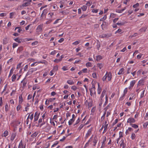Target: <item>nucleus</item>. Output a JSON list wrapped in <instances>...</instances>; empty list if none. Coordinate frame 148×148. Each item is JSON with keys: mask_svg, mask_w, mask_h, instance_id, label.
<instances>
[{"mask_svg": "<svg viewBox=\"0 0 148 148\" xmlns=\"http://www.w3.org/2000/svg\"><path fill=\"white\" fill-rule=\"evenodd\" d=\"M107 78L108 81H110L111 80L112 78V73L110 72H108L107 71L106 72V74L102 79V81L103 82L106 81Z\"/></svg>", "mask_w": 148, "mask_h": 148, "instance_id": "nucleus-1", "label": "nucleus"}, {"mask_svg": "<svg viewBox=\"0 0 148 148\" xmlns=\"http://www.w3.org/2000/svg\"><path fill=\"white\" fill-rule=\"evenodd\" d=\"M32 0H24V2H24L22 5L20 6L21 8H23V7L27 6L30 4V3L32 2Z\"/></svg>", "mask_w": 148, "mask_h": 148, "instance_id": "nucleus-2", "label": "nucleus"}, {"mask_svg": "<svg viewBox=\"0 0 148 148\" xmlns=\"http://www.w3.org/2000/svg\"><path fill=\"white\" fill-rule=\"evenodd\" d=\"M43 27V24H40L38 25L36 29V32L38 33H41L42 31Z\"/></svg>", "mask_w": 148, "mask_h": 148, "instance_id": "nucleus-3", "label": "nucleus"}, {"mask_svg": "<svg viewBox=\"0 0 148 148\" xmlns=\"http://www.w3.org/2000/svg\"><path fill=\"white\" fill-rule=\"evenodd\" d=\"M90 95L91 96L95 97H96V95L95 87L94 86L92 87L90 89Z\"/></svg>", "mask_w": 148, "mask_h": 148, "instance_id": "nucleus-4", "label": "nucleus"}, {"mask_svg": "<svg viewBox=\"0 0 148 148\" xmlns=\"http://www.w3.org/2000/svg\"><path fill=\"white\" fill-rule=\"evenodd\" d=\"M92 127L88 130L87 133L86 134L85 137V138L86 139L91 134L92 132Z\"/></svg>", "mask_w": 148, "mask_h": 148, "instance_id": "nucleus-5", "label": "nucleus"}, {"mask_svg": "<svg viewBox=\"0 0 148 148\" xmlns=\"http://www.w3.org/2000/svg\"><path fill=\"white\" fill-rule=\"evenodd\" d=\"M46 113H44L43 114L42 117H41L43 119V122L39 125V127H41L42 125L45 124L46 121H45V119H46V120H47V119H46Z\"/></svg>", "mask_w": 148, "mask_h": 148, "instance_id": "nucleus-6", "label": "nucleus"}, {"mask_svg": "<svg viewBox=\"0 0 148 148\" xmlns=\"http://www.w3.org/2000/svg\"><path fill=\"white\" fill-rule=\"evenodd\" d=\"M40 114V113L38 111H36L35 112V114H34V122H35L38 120Z\"/></svg>", "mask_w": 148, "mask_h": 148, "instance_id": "nucleus-7", "label": "nucleus"}, {"mask_svg": "<svg viewBox=\"0 0 148 148\" xmlns=\"http://www.w3.org/2000/svg\"><path fill=\"white\" fill-rule=\"evenodd\" d=\"M93 138H92V142L93 143V145L94 146H95L96 145V144L98 140L97 136H95Z\"/></svg>", "mask_w": 148, "mask_h": 148, "instance_id": "nucleus-8", "label": "nucleus"}, {"mask_svg": "<svg viewBox=\"0 0 148 148\" xmlns=\"http://www.w3.org/2000/svg\"><path fill=\"white\" fill-rule=\"evenodd\" d=\"M21 82L22 83V87L23 88H25L27 83V80L25 79V78L21 81Z\"/></svg>", "mask_w": 148, "mask_h": 148, "instance_id": "nucleus-9", "label": "nucleus"}, {"mask_svg": "<svg viewBox=\"0 0 148 148\" xmlns=\"http://www.w3.org/2000/svg\"><path fill=\"white\" fill-rule=\"evenodd\" d=\"M136 82V81L135 80H132L130 82V86L128 87L129 89L131 90L132 89Z\"/></svg>", "mask_w": 148, "mask_h": 148, "instance_id": "nucleus-10", "label": "nucleus"}, {"mask_svg": "<svg viewBox=\"0 0 148 148\" xmlns=\"http://www.w3.org/2000/svg\"><path fill=\"white\" fill-rule=\"evenodd\" d=\"M136 122L135 119L132 118L130 117L128 118L127 121V123H130V125L132 124V123H134Z\"/></svg>", "mask_w": 148, "mask_h": 148, "instance_id": "nucleus-11", "label": "nucleus"}, {"mask_svg": "<svg viewBox=\"0 0 148 148\" xmlns=\"http://www.w3.org/2000/svg\"><path fill=\"white\" fill-rule=\"evenodd\" d=\"M65 2L64 0H61L59 3H57V6H59L60 8H62L63 7V4H64Z\"/></svg>", "mask_w": 148, "mask_h": 148, "instance_id": "nucleus-12", "label": "nucleus"}, {"mask_svg": "<svg viewBox=\"0 0 148 148\" xmlns=\"http://www.w3.org/2000/svg\"><path fill=\"white\" fill-rule=\"evenodd\" d=\"M56 115H54L53 118L50 119V123L51 125L54 126L55 123L54 122H56Z\"/></svg>", "mask_w": 148, "mask_h": 148, "instance_id": "nucleus-13", "label": "nucleus"}, {"mask_svg": "<svg viewBox=\"0 0 148 148\" xmlns=\"http://www.w3.org/2000/svg\"><path fill=\"white\" fill-rule=\"evenodd\" d=\"M109 124V122L108 121V120H106L103 122L102 126L104 127V128H108Z\"/></svg>", "mask_w": 148, "mask_h": 148, "instance_id": "nucleus-14", "label": "nucleus"}, {"mask_svg": "<svg viewBox=\"0 0 148 148\" xmlns=\"http://www.w3.org/2000/svg\"><path fill=\"white\" fill-rule=\"evenodd\" d=\"M93 135H92L90 138H89L88 141L86 143L84 146V148H86L88 146L89 143L92 141V138H93Z\"/></svg>", "mask_w": 148, "mask_h": 148, "instance_id": "nucleus-15", "label": "nucleus"}, {"mask_svg": "<svg viewBox=\"0 0 148 148\" xmlns=\"http://www.w3.org/2000/svg\"><path fill=\"white\" fill-rule=\"evenodd\" d=\"M16 136V133L14 132L12 133L10 138V140L12 142Z\"/></svg>", "mask_w": 148, "mask_h": 148, "instance_id": "nucleus-16", "label": "nucleus"}, {"mask_svg": "<svg viewBox=\"0 0 148 148\" xmlns=\"http://www.w3.org/2000/svg\"><path fill=\"white\" fill-rule=\"evenodd\" d=\"M37 70V68H31L29 70V71L26 74V76H27L29 74V73H30L31 74L33 73V72L36 71Z\"/></svg>", "mask_w": 148, "mask_h": 148, "instance_id": "nucleus-17", "label": "nucleus"}, {"mask_svg": "<svg viewBox=\"0 0 148 148\" xmlns=\"http://www.w3.org/2000/svg\"><path fill=\"white\" fill-rule=\"evenodd\" d=\"M45 60H43L42 61H38V62H34L33 63H32V64L31 65V67H33V66H36L37 65V64H36L37 63L38 64H39V63H42V64L45 63Z\"/></svg>", "mask_w": 148, "mask_h": 148, "instance_id": "nucleus-18", "label": "nucleus"}, {"mask_svg": "<svg viewBox=\"0 0 148 148\" xmlns=\"http://www.w3.org/2000/svg\"><path fill=\"white\" fill-rule=\"evenodd\" d=\"M120 146L122 148H125L126 147V144L124 143L123 139H121L120 141Z\"/></svg>", "mask_w": 148, "mask_h": 148, "instance_id": "nucleus-19", "label": "nucleus"}, {"mask_svg": "<svg viewBox=\"0 0 148 148\" xmlns=\"http://www.w3.org/2000/svg\"><path fill=\"white\" fill-rule=\"evenodd\" d=\"M42 129L44 131L48 132L50 129V127L48 125H47L46 126H44L43 128Z\"/></svg>", "mask_w": 148, "mask_h": 148, "instance_id": "nucleus-20", "label": "nucleus"}, {"mask_svg": "<svg viewBox=\"0 0 148 148\" xmlns=\"http://www.w3.org/2000/svg\"><path fill=\"white\" fill-rule=\"evenodd\" d=\"M125 69L124 68H122L120 69L117 74L118 75H123L124 73Z\"/></svg>", "mask_w": 148, "mask_h": 148, "instance_id": "nucleus-21", "label": "nucleus"}, {"mask_svg": "<svg viewBox=\"0 0 148 148\" xmlns=\"http://www.w3.org/2000/svg\"><path fill=\"white\" fill-rule=\"evenodd\" d=\"M106 90L105 89H104L103 91H102V94L101 95L100 98V100H103V98L104 97V96L106 94Z\"/></svg>", "mask_w": 148, "mask_h": 148, "instance_id": "nucleus-22", "label": "nucleus"}, {"mask_svg": "<svg viewBox=\"0 0 148 148\" xmlns=\"http://www.w3.org/2000/svg\"><path fill=\"white\" fill-rule=\"evenodd\" d=\"M147 27L146 26L142 27L139 30V32L141 33L143 32H145L147 29Z\"/></svg>", "mask_w": 148, "mask_h": 148, "instance_id": "nucleus-23", "label": "nucleus"}, {"mask_svg": "<svg viewBox=\"0 0 148 148\" xmlns=\"http://www.w3.org/2000/svg\"><path fill=\"white\" fill-rule=\"evenodd\" d=\"M106 136H104L103 138V141L102 142V144L101 146L103 147H106Z\"/></svg>", "mask_w": 148, "mask_h": 148, "instance_id": "nucleus-24", "label": "nucleus"}, {"mask_svg": "<svg viewBox=\"0 0 148 148\" xmlns=\"http://www.w3.org/2000/svg\"><path fill=\"white\" fill-rule=\"evenodd\" d=\"M8 39L6 37H5L3 41V45H6V44L8 42Z\"/></svg>", "mask_w": 148, "mask_h": 148, "instance_id": "nucleus-25", "label": "nucleus"}, {"mask_svg": "<svg viewBox=\"0 0 148 148\" xmlns=\"http://www.w3.org/2000/svg\"><path fill=\"white\" fill-rule=\"evenodd\" d=\"M98 88L97 89V93L99 95L101 92L102 89L99 83H98Z\"/></svg>", "mask_w": 148, "mask_h": 148, "instance_id": "nucleus-26", "label": "nucleus"}, {"mask_svg": "<svg viewBox=\"0 0 148 148\" xmlns=\"http://www.w3.org/2000/svg\"><path fill=\"white\" fill-rule=\"evenodd\" d=\"M23 101V98L22 95H20L19 96L18 103L19 104L21 103Z\"/></svg>", "mask_w": 148, "mask_h": 148, "instance_id": "nucleus-27", "label": "nucleus"}, {"mask_svg": "<svg viewBox=\"0 0 148 148\" xmlns=\"http://www.w3.org/2000/svg\"><path fill=\"white\" fill-rule=\"evenodd\" d=\"M66 82L67 83L70 85H72L74 84V82L72 79H69Z\"/></svg>", "mask_w": 148, "mask_h": 148, "instance_id": "nucleus-28", "label": "nucleus"}, {"mask_svg": "<svg viewBox=\"0 0 148 148\" xmlns=\"http://www.w3.org/2000/svg\"><path fill=\"white\" fill-rule=\"evenodd\" d=\"M9 108L7 103H6L5 106V112H7L9 110Z\"/></svg>", "mask_w": 148, "mask_h": 148, "instance_id": "nucleus-29", "label": "nucleus"}, {"mask_svg": "<svg viewBox=\"0 0 148 148\" xmlns=\"http://www.w3.org/2000/svg\"><path fill=\"white\" fill-rule=\"evenodd\" d=\"M123 32L122 31L121 29H119L117 31H116L115 32V34H121L123 33Z\"/></svg>", "mask_w": 148, "mask_h": 148, "instance_id": "nucleus-30", "label": "nucleus"}, {"mask_svg": "<svg viewBox=\"0 0 148 148\" xmlns=\"http://www.w3.org/2000/svg\"><path fill=\"white\" fill-rule=\"evenodd\" d=\"M102 59V57L101 55H98L96 56V60L98 61Z\"/></svg>", "mask_w": 148, "mask_h": 148, "instance_id": "nucleus-31", "label": "nucleus"}, {"mask_svg": "<svg viewBox=\"0 0 148 148\" xmlns=\"http://www.w3.org/2000/svg\"><path fill=\"white\" fill-rule=\"evenodd\" d=\"M9 132H8L7 130L5 131L2 134V136H4L5 137H6L8 135Z\"/></svg>", "mask_w": 148, "mask_h": 148, "instance_id": "nucleus-32", "label": "nucleus"}, {"mask_svg": "<svg viewBox=\"0 0 148 148\" xmlns=\"http://www.w3.org/2000/svg\"><path fill=\"white\" fill-rule=\"evenodd\" d=\"M16 74H13L12 77V82H14L15 81L16 78Z\"/></svg>", "mask_w": 148, "mask_h": 148, "instance_id": "nucleus-33", "label": "nucleus"}, {"mask_svg": "<svg viewBox=\"0 0 148 148\" xmlns=\"http://www.w3.org/2000/svg\"><path fill=\"white\" fill-rule=\"evenodd\" d=\"M108 97L107 95L106 96V101L103 105V107H105L108 103Z\"/></svg>", "mask_w": 148, "mask_h": 148, "instance_id": "nucleus-34", "label": "nucleus"}, {"mask_svg": "<svg viewBox=\"0 0 148 148\" xmlns=\"http://www.w3.org/2000/svg\"><path fill=\"white\" fill-rule=\"evenodd\" d=\"M75 119H71L68 122L69 125H71L75 121Z\"/></svg>", "mask_w": 148, "mask_h": 148, "instance_id": "nucleus-35", "label": "nucleus"}, {"mask_svg": "<svg viewBox=\"0 0 148 148\" xmlns=\"http://www.w3.org/2000/svg\"><path fill=\"white\" fill-rule=\"evenodd\" d=\"M112 106V104L111 103H109L106 106V107L104 108V110H105V111H107L108 110L110 109Z\"/></svg>", "mask_w": 148, "mask_h": 148, "instance_id": "nucleus-36", "label": "nucleus"}, {"mask_svg": "<svg viewBox=\"0 0 148 148\" xmlns=\"http://www.w3.org/2000/svg\"><path fill=\"white\" fill-rule=\"evenodd\" d=\"M103 66V64L101 63H98L97 64V66L100 69H101Z\"/></svg>", "mask_w": 148, "mask_h": 148, "instance_id": "nucleus-37", "label": "nucleus"}, {"mask_svg": "<svg viewBox=\"0 0 148 148\" xmlns=\"http://www.w3.org/2000/svg\"><path fill=\"white\" fill-rule=\"evenodd\" d=\"M38 134V132H35L31 135V136L33 138H35L37 136Z\"/></svg>", "mask_w": 148, "mask_h": 148, "instance_id": "nucleus-38", "label": "nucleus"}, {"mask_svg": "<svg viewBox=\"0 0 148 148\" xmlns=\"http://www.w3.org/2000/svg\"><path fill=\"white\" fill-rule=\"evenodd\" d=\"M136 137V135L135 133H132L131 135V138L132 140L135 139Z\"/></svg>", "mask_w": 148, "mask_h": 148, "instance_id": "nucleus-39", "label": "nucleus"}, {"mask_svg": "<svg viewBox=\"0 0 148 148\" xmlns=\"http://www.w3.org/2000/svg\"><path fill=\"white\" fill-rule=\"evenodd\" d=\"M86 66L87 67H91L92 66V64L90 62H88L86 64Z\"/></svg>", "mask_w": 148, "mask_h": 148, "instance_id": "nucleus-40", "label": "nucleus"}, {"mask_svg": "<svg viewBox=\"0 0 148 148\" xmlns=\"http://www.w3.org/2000/svg\"><path fill=\"white\" fill-rule=\"evenodd\" d=\"M24 146L23 141L22 140H21L18 145V148H21Z\"/></svg>", "mask_w": 148, "mask_h": 148, "instance_id": "nucleus-41", "label": "nucleus"}, {"mask_svg": "<svg viewBox=\"0 0 148 148\" xmlns=\"http://www.w3.org/2000/svg\"><path fill=\"white\" fill-rule=\"evenodd\" d=\"M64 58V56L63 55H62L60 56V58H59V59L56 58V63H58L60 61H61L62 59Z\"/></svg>", "mask_w": 148, "mask_h": 148, "instance_id": "nucleus-42", "label": "nucleus"}, {"mask_svg": "<svg viewBox=\"0 0 148 148\" xmlns=\"http://www.w3.org/2000/svg\"><path fill=\"white\" fill-rule=\"evenodd\" d=\"M130 125L133 128L135 129H136L138 127V126L135 124H130Z\"/></svg>", "mask_w": 148, "mask_h": 148, "instance_id": "nucleus-43", "label": "nucleus"}, {"mask_svg": "<svg viewBox=\"0 0 148 148\" xmlns=\"http://www.w3.org/2000/svg\"><path fill=\"white\" fill-rule=\"evenodd\" d=\"M116 14L114 13H111L110 15V18H114L116 17Z\"/></svg>", "mask_w": 148, "mask_h": 148, "instance_id": "nucleus-44", "label": "nucleus"}, {"mask_svg": "<svg viewBox=\"0 0 148 148\" xmlns=\"http://www.w3.org/2000/svg\"><path fill=\"white\" fill-rule=\"evenodd\" d=\"M13 71H14V69L13 68H12L10 71V73L8 76V78H9L11 76V75L13 73Z\"/></svg>", "mask_w": 148, "mask_h": 148, "instance_id": "nucleus-45", "label": "nucleus"}, {"mask_svg": "<svg viewBox=\"0 0 148 148\" xmlns=\"http://www.w3.org/2000/svg\"><path fill=\"white\" fill-rule=\"evenodd\" d=\"M40 87L39 86H37V84H35L33 86L32 89L34 90H35L36 88L39 89V88Z\"/></svg>", "mask_w": 148, "mask_h": 148, "instance_id": "nucleus-46", "label": "nucleus"}, {"mask_svg": "<svg viewBox=\"0 0 148 148\" xmlns=\"http://www.w3.org/2000/svg\"><path fill=\"white\" fill-rule=\"evenodd\" d=\"M23 50V47H21L18 48L17 50V52L20 53Z\"/></svg>", "mask_w": 148, "mask_h": 148, "instance_id": "nucleus-47", "label": "nucleus"}, {"mask_svg": "<svg viewBox=\"0 0 148 148\" xmlns=\"http://www.w3.org/2000/svg\"><path fill=\"white\" fill-rule=\"evenodd\" d=\"M127 89H128V88H126L124 89V91H123V96H125V95L127 93Z\"/></svg>", "mask_w": 148, "mask_h": 148, "instance_id": "nucleus-48", "label": "nucleus"}, {"mask_svg": "<svg viewBox=\"0 0 148 148\" xmlns=\"http://www.w3.org/2000/svg\"><path fill=\"white\" fill-rule=\"evenodd\" d=\"M107 18V16L106 15H105L103 18H101L100 19V21H104L105 20H106Z\"/></svg>", "mask_w": 148, "mask_h": 148, "instance_id": "nucleus-49", "label": "nucleus"}, {"mask_svg": "<svg viewBox=\"0 0 148 148\" xmlns=\"http://www.w3.org/2000/svg\"><path fill=\"white\" fill-rule=\"evenodd\" d=\"M106 114V111H105L104 112L102 116L101 117V121H102L104 119Z\"/></svg>", "mask_w": 148, "mask_h": 148, "instance_id": "nucleus-50", "label": "nucleus"}, {"mask_svg": "<svg viewBox=\"0 0 148 148\" xmlns=\"http://www.w3.org/2000/svg\"><path fill=\"white\" fill-rule=\"evenodd\" d=\"M142 70L140 69V70H138L137 71V73H136L137 75V77L140 75L141 73L142 72Z\"/></svg>", "mask_w": 148, "mask_h": 148, "instance_id": "nucleus-51", "label": "nucleus"}, {"mask_svg": "<svg viewBox=\"0 0 148 148\" xmlns=\"http://www.w3.org/2000/svg\"><path fill=\"white\" fill-rule=\"evenodd\" d=\"M81 8L83 11H85L86 10L87 8V7L85 5H83L82 7Z\"/></svg>", "mask_w": 148, "mask_h": 148, "instance_id": "nucleus-52", "label": "nucleus"}, {"mask_svg": "<svg viewBox=\"0 0 148 148\" xmlns=\"http://www.w3.org/2000/svg\"><path fill=\"white\" fill-rule=\"evenodd\" d=\"M15 14V12H10V18H12L13 17V16Z\"/></svg>", "mask_w": 148, "mask_h": 148, "instance_id": "nucleus-53", "label": "nucleus"}, {"mask_svg": "<svg viewBox=\"0 0 148 148\" xmlns=\"http://www.w3.org/2000/svg\"><path fill=\"white\" fill-rule=\"evenodd\" d=\"M21 108V105L20 104L18 105L16 108V110L17 111H19Z\"/></svg>", "mask_w": 148, "mask_h": 148, "instance_id": "nucleus-54", "label": "nucleus"}, {"mask_svg": "<svg viewBox=\"0 0 148 148\" xmlns=\"http://www.w3.org/2000/svg\"><path fill=\"white\" fill-rule=\"evenodd\" d=\"M148 125V121H147L144 123L143 124V127L144 128H146Z\"/></svg>", "mask_w": 148, "mask_h": 148, "instance_id": "nucleus-55", "label": "nucleus"}, {"mask_svg": "<svg viewBox=\"0 0 148 148\" xmlns=\"http://www.w3.org/2000/svg\"><path fill=\"white\" fill-rule=\"evenodd\" d=\"M101 36V38H103L106 37L108 38L110 36H108L106 34H103Z\"/></svg>", "mask_w": 148, "mask_h": 148, "instance_id": "nucleus-56", "label": "nucleus"}, {"mask_svg": "<svg viewBox=\"0 0 148 148\" xmlns=\"http://www.w3.org/2000/svg\"><path fill=\"white\" fill-rule=\"evenodd\" d=\"M14 59L13 58H11L7 62V63L8 64H11V62H12L13 60Z\"/></svg>", "mask_w": 148, "mask_h": 148, "instance_id": "nucleus-57", "label": "nucleus"}, {"mask_svg": "<svg viewBox=\"0 0 148 148\" xmlns=\"http://www.w3.org/2000/svg\"><path fill=\"white\" fill-rule=\"evenodd\" d=\"M80 40H77L73 42L72 44L75 45H77L80 43Z\"/></svg>", "mask_w": 148, "mask_h": 148, "instance_id": "nucleus-58", "label": "nucleus"}, {"mask_svg": "<svg viewBox=\"0 0 148 148\" xmlns=\"http://www.w3.org/2000/svg\"><path fill=\"white\" fill-rule=\"evenodd\" d=\"M16 92V89L15 90H12V91L10 93V95L11 96H12L13 95L15 94Z\"/></svg>", "mask_w": 148, "mask_h": 148, "instance_id": "nucleus-59", "label": "nucleus"}, {"mask_svg": "<svg viewBox=\"0 0 148 148\" xmlns=\"http://www.w3.org/2000/svg\"><path fill=\"white\" fill-rule=\"evenodd\" d=\"M92 76L94 78L96 79L97 78V73H92Z\"/></svg>", "mask_w": 148, "mask_h": 148, "instance_id": "nucleus-60", "label": "nucleus"}, {"mask_svg": "<svg viewBox=\"0 0 148 148\" xmlns=\"http://www.w3.org/2000/svg\"><path fill=\"white\" fill-rule=\"evenodd\" d=\"M139 3H137L136 4L133 5V7L134 8H136L139 6Z\"/></svg>", "mask_w": 148, "mask_h": 148, "instance_id": "nucleus-61", "label": "nucleus"}, {"mask_svg": "<svg viewBox=\"0 0 148 148\" xmlns=\"http://www.w3.org/2000/svg\"><path fill=\"white\" fill-rule=\"evenodd\" d=\"M80 118L79 117H78L77 120L76 121L74 125V126H75V125L79 123L80 122Z\"/></svg>", "mask_w": 148, "mask_h": 148, "instance_id": "nucleus-62", "label": "nucleus"}, {"mask_svg": "<svg viewBox=\"0 0 148 148\" xmlns=\"http://www.w3.org/2000/svg\"><path fill=\"white\" fill-rule=\"evenodd\" d=\"M14 40L15 41L18 42V43H20L21 42V41L20 39L18 38H17L14 39Z\"/></svg>", "mask_w": 148, "mask_h": 148, "instance_id": "nucleus-63", "label": "nucleus"}, {"mask_svg": "<svg viewBox=\"0 0 148 148\" xmlns=\"http://www.w3.org/2000/svg\"><path fill=\"white\" fill-rule=\"evenodd\" d=\"M18 45V44L16 43H14L13 44L12 48L13 49L15 48Z\"/></svg>", "mask_w": 148, "mask_h": 148, "instance_id": "nucleus-64", "label": "nucleus"}]
</instances>
